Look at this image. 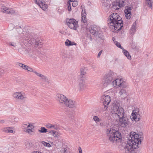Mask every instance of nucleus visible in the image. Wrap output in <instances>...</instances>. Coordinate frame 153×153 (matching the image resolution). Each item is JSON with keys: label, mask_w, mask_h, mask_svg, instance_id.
I'll use <instances>...</instances> for the list:
<instances>
[{"label": "nucleus", "mask_w": 153, "mask_h": 153, "mask_svg": "<svg viewBox=\"0 0 153 153\" xmlns=\"http://www.w3.org/2000/svg\"><path fill=\"white\" fill-rule=\"evenodd\" d=\"M64 105L71 108H75L76 106V103L75 101L72 100L68 99V98Z\"/></svg>", "instance_id": "nucleus-12"}, {"label": "nucleus", "mask_w": 153, "mask_h": 153, "mask_svg": "<svg viewBox=\"0 0 153 153\" xmlns=\"http://www.w3.org/2000/svg\"><path fill=\"white\" fill-rule=\"evenodd\" d=\"M42 143L45 146L48 147H51V145L50 144L48 143H47L44 141H42Z\"/></svg>", "instance_id": "nucleus-32"}, {"label": "nucleus", "mask_w": 153, "mask_h": 153, "mask_svg": "<svg viewBox=\"0 0 153 153\" xmlns=\"http://www.w3.org/2000/svg\"><path fill=\"white\" fill-rule=\"evenodd\" d=\"M28 123L29 124L27 126V128L30 127V128L32 129H33L34 128V126L33 125L30 124L29 123Z\"/></svg>", "instance_id": "nucleus-47"}, {"label": "nucleus", "mask_w": 153, "mask_h": 153, "mask_svg": "<svg viewBox=\"0 0 153 153\" xmlns=\"http://www.w3.org/2000/svg\"><path fill=\"white\" fill-rule=\"evenodd\" d=\"M79 88L81 90H83L85 88L86 85L85 81L82 79H81L79 81Z\"/></svg>", "instance_id": "nucleus-18"}, {"label": "nucleus", "mask_w": 153, "mask_h": 153, "mask_svg": "<svg viewBox=\"0 0 153 153\" xmlns=\"http://www.w3.org/2000/svg\"><path fill=\"white\" fill-rule=\"evenodd\" d=\"M32 153H41V152H39L37 151H34Z\"/></svg>", "instance_id": "nucleus-59"}, {"label": "nucleus", "mask_w": 153, "mask_h": 153, "mask_svg": "<svg viewBox=\"0 0 153 153\" xmlns=\"http://www.w3.org/2000/svg\"><path fill=\"white\" fill-rule=\"evenodd\" d=\"M25 70L30 72L33 71V68H31L29 67L27 65V67L26 68V69Z\"/></svg>", "instance_id": "nucleus-43"}, {"label": "nucleus", "mask_w": 153, "mask_h": 153, "mask_svg": "<svg viewBox=\"0 0 153 153\" xmlns=\"http://www.w3.org/2000/svg\"><path fill=\"white\" fill-rule=\"evenodd\" d=\"M26 132L31 135H33L35 134V132L33 131V129L29 128L26 130Z\"/></svg>", "instance_id": "nucleus-30"}, {"label": "nucleus", "mask_w": 153, "mask_h": 153, "mask_svg": "<svg viewBox=\"0 0 153 153\" xmlns=\"http://www.w3.org/2000/svg\"><path fill=\"white\" fill-rule=\"evenodd\" d=\"M24 65V64H23L22 63H19V66L22 68L23 67V66Z\"/></svg>", "instance_id": "nucleus-57"}, {"label": "nucleus", "mask_w": 153, "mask_h": 153, "mask_svg": "<svg viewBox=\"0 0 153 153\" xmlns=\"http://www.w3.org/2000/svg\"><path fill=\"white\" fill-rule=\"evenodd\" d=\"M87 37L88 39H89L90 41H92L93 40L92 38L91 35L90 34H87Z\"/></svg>", "instance_id": "nucleus-40"}, {"label": "nucleus", "mask_w": 153, "mask_h": 153, "mask_svg": "<svg viewBox=\"0 0 153 153\" xmlns=\"http://www.w3.org/2000/svg\"><path fill=\"white\" fill-rule=\"evenodd\" d=\"M39 6L43 10H45L48 7V5L45 4L44 1H40V3L39 4Z\"/></svg>", "instance_id": "nucleus-22"}, {"label": "nucleus", "mask_w": 153, "mask_h": 153, "mask_svg": "<svg viewBox=\"0 0 153 153\" xmlns=\"http://www.w3.org/2000/svg\"><path fill=\"white\" fill-rule=\"evenodd\" d=\"M56 98L60 104L64 105L67 98L62 94H58L56 95Z\"/></svg>", "instance_id": "nucleus-10"}, {"label": "nucleus", "mask_w": 153, "mask_h": 153, "mask_svg": "<svg viewBox=\"0 0 153 153\" xmlns=\"http://www.w3.org/2000/svg\"><path fill=\"white\" fill-rule=\"evenodd\" d=\"M68 9L69 11H71V4L69 1L68 2Z\"/></svg>", "instance_id": "nucleus-39"}, {"label": "nucleus", "mask_w": 153, "mask_h": 153, "mask_svg": "<svg viewBox=\"0 0 153 153\" xmlns=\"http://www.w3.org/2000/svg\"><path fill=\"white\" fill-rule=\"evenodd\" d=\"M102 50H100V52H99L98 55H97V57H99L100 56L102 52Z\"/></svg>", "instance_id": "nucleus-52"}, {"label": "nucleus", "mask_w": 153, "mask_h": 153, "mask_svg": "<svg viewBox=\"0 0 153 153\" xmlns=\"http://www.w3.org/2000/svg\"><path fill=\"white\" fill-rule=\"evenodd\" d=\"M34 1L36 3V4H37L39 6V4L40 3V1L39 0H34Z\"/></svg>", "instance_id": "nucleus-49"}, {"label": "nucleus", "mask_w": 153, "mask_h": 153, "mask_svg": "<svg viewBox=\"0 0 153 153\" xmlns=\"http://www.w3.org/2000/svg\"><path fill=\"white\" fill-rule=\"evenodd\" d=\"M1 10L4 13L10 14H13L15 13L14 10L11 8H7V7L5 6H3L2 7Z\"/></svg>", "instance_id": "nucleus-14"}, {"label": "nucleus", "mask_w": 153, "mask_h": 153, "mask_svg": "<svg viewBox=\"0 0 153 153\" xmlns=\"http://www.w3.org/2000/svg\"><path fill=\"white\" fill-rule=\"evenodd\" d=\"M59 33L62 34H63V32H62V31H60Z\"/></svg>", "instance_id": "nucleus-64"}, {"label": "nucleus", "mask_w": 153, "mask_h": 153, "mask_svg": "<svg viewBox=\"0 0 153 153\" xmlns=\"http://www.w3.org/2000/svg\"><path fill=\"white\" fill-rule=\"evenodd\" d=\"M46 127L48 128H51V124L49 123L46 126Z\"/></svg>", "instance_id": "nucleus-51"}, {"label": "nucleus", "mask_w": 153, "mask_h": 153, "mask_svg": "<svg viewBox=\"0 0 153 153\" xmlns=\"http://www.w3.org/2000/svg\"><path fill=\"white\" fill-rule=\"evenodd\" d=\"M120 91V94L121 96V97L122 98L125 99L127 95V94L126 92V90L125 89L126 87H122Z\"/></svg>", "instance_id": "nucleus-17"}, {"label": "nucleus", "mask_w": 153, "mask_h": 153, "mask_svg": "<svg viewBox=\"0 0 153 153\" xmlns=\"http://www.w3.org/2000/svg\"><path fill=\"white\" fill-rule=\"evenodd\" d=\"M111 112L112 114H115L116 115H117L119 118L126 115L125 114L123 109L121 107L114 106L113 110Z\"/></svg>", "instance_id": "nucleus-5"}, {"label": "nucleus", "mask_w": 153, "mask_h": 153, "mask_svg": "<svg viewBox=\"0 0 153 153\" xmlns=\"http://www.w3.org/2000/svg\"><path fill=\"white\" fill-rule=\"evenodd\" d=\"M24 50L25 51H22V48H20L19 49V51L20 52V53L22 54H27L29 53L30 51V50L26 49V48H24Z\"/></svg>", "instance_id": "nucleus-26"}, {"label": "nucleus", "mask_w": 153, "mask_h": 153, "mask_svg": "<svg viewBox=\"0 0 153 153\" xmlns=\"http://www.w3.org/2000/svg\"><path fill=\"white\" fill-rule=\"evenodd\" d=\"M123 52L128 59H131V57L128 52L124 48L123 49Z\"/></svg>", "instance_id": "nucleus-23"}, {"label": "nucleus", "mask_w": 153, "mask_h": 153, "mask_svg": "<svg viewBox=\"0 0 153 153\" xmlns=\"http://www.w3.org/2000/svg\"><path fill=\"white\" fill-rule=\"evenodd\" d=\"M106 134L111 143H116L121 141L122 136L121 133L118 131L110 128L107 130Z\"/></svg>", "instance_id": "nucleus-4"}, {"label": "nucleus", "mask_w": 153, "mask_h": 153, "mask_svg": "<svg viewBox=\"0 0 153 153\" xmlns=\"http://www.w3.org/2000/svg\"><path fill=\"white\" fill-rule=\"evenodd\" d=\"M66 23L68 27L71 29L76 30L78 27V22L74 19H67Z\"/></svg>", "instance_id": "nucleus-6"}, {"label": "nucleus", "mask_w": 153, "mask_h": 153, "mask_svg": "<svg viewBox=\"0 0 153 153\" xmlns=\"http://www.w3.org/2000/svg\"><path fill=\"white\" fill-rule=\"evenodd\" d=\"M75 1V0H68V1H71V2H72V1Z\"/></svg>", "instance_id": "nucleus-62"}, {"label": "nucleus", "mask_w": 153, "mask_h": 153, "mask_svg": "<svg viewBox=\"0 0 153 153\" xmlns=\"http://www.w3.org/2000/svg\"><path fill=\"white\" fill-rule=\"evenodd\" d=\"M10 129H7V133H14L13 132V131L12 130H11L10 129Z\"/></svg>", "instance_id": "nucleus-48"}, {"label": "nucleus", "mask_w": 153, "mask_h": 153, "mask_svg": "<svg viewBox=\"0 0 153 153\" xmlns=\"http://www.w3.org/2000/svg\"><path fill=\"white\" fill-rule=\"evenodd\" d=\"M51 133L53 136L54 137H58L59 135L58 132L54 131H51L49 132V134Z\"/></svg>", "instance_id": "nucleus-24"}, {"label": "nucleus", "mask_w": 153, "mask_h": 153, "mask_svg": "<svg viewBox=\"0 0 153 153\" xmlns=\"http://www.w3.org/2000/svg\"><path fill=\"white\" fill-rule=\"evenodd\" d=\"M114 43L119 48H120L121 49L123 50V48L121 46V45L120 43L117 42H114Z\"/></svg>", "instance_id": "nucleus-35"}, {"label": "nucleus", "mask_w": 153, "mask_h": 153, "mask_svg": "<svg viewBox=\"0 0 153 153\" xmlns=\"http://www.w3.org/2000/svg\"><path fill=\"white\" fill-rule=\"evenodd\" d=\"M59 126L58 125L55 124V125H53L51 124V128H52L53 129H57L59 128Z\"/></svg>", "instance_id": "nucleus-38"}, {"label": "nucleus", "mask_w": 153, "mask_h": 153, "mask_svg": "<svg viewBox=\"0 0 153 153\" xmlns=\"http://www.w3.org/2000/svg\"><path fill=\"white\" fill-rule=\"evenodd\" d=\"M99 31V29L98 27L95 25L92 26L90 30V32L94 36L97 34V32Z\"/></svg>", "instance_id": "nucleus-15"}, {"label": "nucleus", "mask_w": 153, "mask_h": 153, "mask_svg": "<svg viewBox=\"0 0 153 153\" xmlns=\"http://www.w3.org/2000/svg\"><path fill=\"white\" fill-rule=\"evenodd\" d=\"M17 31L19 34H21V36L23 37L24 40L28 42L29 44L33 45L35 47H42V44L40 39L38 38L35 39L33 37L30 33H28L27 34V32L23 31L21 27H18Z\"/></svg>", "instance_id": "nucleus-2"}, {"label": "nucleus", "mask_w": 153, "mask_h": 153, "mask_svg": "<svg viewBox=\"0 0 153 153\" xmlns=\"http://www.w3.org/2000/svg\"><path fill=\"white\" fill-rule=\"evenodd\" d=\"M125 13L126 18L127 19H130L131 18V11H128L127 10L126 12H125Z\"/></svg>", "instance_id": "nucleus-27"}, {"label": "nucleus", "mask_w": 153, "mask_h": 153, "mask_svg": "<svg viewBox=\"0 0 153 153\" xmlns=\"http://www.w3.org/2000/svg\"><path fill=\"white\" fill-rule=\"evenodd\" d=\"M136 22H135L133 23L131 28V33H134L136 31Z\"/></svg>", "instance_id": "nucleus-25"}, {"label": "nucleus", "mask_w": 153, "mask_h": 153, "mask_svg": "<svg viewBox=\"0 0 153 153\" xmlns=\"http://www.w3.org/2000/svg\"><path fill=\"white\" fill-rule=\"evenodd\" d=\"M139 109L136 108V109L133 111V112L132 113H133L134 114H137V113H139Z\"/></svg>", "instance_id": "nucleus-46"}, {"label": "nucleus", "mask_w": 153, "mask_h": 153, "mask_svg": "<svg viewBox=\"0 0 153 153\" xmlns=\"http://www.w3.org/2000/svg\"><path fill=\"white\" fill-rule=\"evenodd\" d=\"M6 44L7 45L11 46L14 47L16 46V44L13 42H7Z\"/></svg>", "instance_id": "nucleus-31"}, {"label": "nucleus", "mask_w": 153, "mask_h": 153, "mask_svg": "<svg viewBox=\"0 0 153 153\" xmlns=\"http://www.w3.org/2000/svg\"><path fill=\"white\" fill-rule=\"evenodd\" d=\"M125 9L124 11L125 12H126L127 10L128 11H131V10L132 9V7H131L127 6L125 7Z\"/></svg>", "instance_id": "nucleus-34"}, {"label": "nucleus", "mask_w": 153, "mask_h": 153, "mask_svg": "<svg viewBox=\"0 0 153 153\" xmlns=\"http://www.w3.org/2000/svg\"><path fill=\"white\" fill-rule=\"evenodd\" d=\"M81 14H82V22L83 23H84L85 25H86L87 23V20H86V17L85 15L83 14V10H82V11L81 12Z\"/></svg>", "instance_id": "nucleus-21"}, {"label": "nucleus", "mask_w": 153, "mask_h": 153, "mask_svg": "<svg viewBox=\"0 0 153 153\" xmlns=\"http://www.w3.org/2000/svg\"><path fill=\"white\" fill-rule=\"evenodd\" d=\"M27 65H24L23 66V67H22V68H23V69L25 70V69H26V68L27 67Z\"/></svg>", "instance_id": "nucleus-58"}, {"label": "nucleus", "mask_w": 153, "mask_h": 153, "mask_svg": "<svg viewBox=\"0 0 153 153\" xmlns=\"http://www.w3.org/2000/svg\"><path fill=\"white\" fill-rule=\"evenodd\" d=\"M127 2V0H119V1L117 2V6L119 8L123 7L126 4Z\"/></svg>", "instance_id": "nucleus-19"}, {"label": "nucleus", "mask_w": 153, "mask_h": 153, "mask_svg": "<svg viewBox=\"0 0 153 153\" xmlns=\"http://www.w3.org/2000/svg\"><path fill=\"white\" fill-rule=\"evenodd\" d=\"M68 41H69V40L68 39H67L65 42V45L67 46H68L69 43V42H68Z\"/></svg>", "instance_id": "nucleus-50"}, {"label": "nucleus", "mask_w": 153, "mask_h": 153, "mask_svg": "<svg viewBox=\"0 0 153 153\" xmlns=\"http://www.w3.org/2000/svg\"><path fill=\"white\" fill-rule=\"evenodd\" d=\"M61 153H68L67 150L65 148H63L61 149L60 151Z\"/></svg>", "instance_id": "nucleus-36"}, {"label": "nucleus", "mask_w": 153, "mask_h": 153, "mask_svg": "<svg viewBox=\"0 0 153 153\" xmlns=\"http://www.w3.org/2000/svg\"><path fill=\"white\" fill-rule=\"evenodd\" d=\"M141 135L136 133L131 132L127 139V144L124 147L125 153H139L140 151L137 150L138 145L141 142Z\"/></svg>", "instance_id": "nucleus-1"}, {"label": "nucleus", "mask_w": 153, "mask_h": 153, "mask_svg": "<svg viewBox=\"0 0 153 153\" xmlns=\"http://www.w3.org/2000/svg\"><path fill=\"white\" fill-rule=\"evenodd\" d=\"M4 71L3 70L0 69V77L1 76L2 74H4Z\"/></svg>", "instance_id": "nucleus-53"}, {"label": "nucleus", "mask_w": 153, "mask_h": 153, "mask_svg": "<svg viewBox=\"0 0 153 153\" xmlns=\"http://www.w3.org/2000/svg\"><path fill=\"white\" fill-rule=\"evenodd\" d=\"M112 84L114 85H115L116 86L117 85L119 87L120 86L121 88L122 87H123L124 88L126 87L127 86L126 85H125V83L123 82V79L122 78L116 79L115 78V79L112 82Z\"/></svg>", "instance_id": "nucleus-11"}, {"label": "nucleus", "mask_w": 153, "mask_h": 153, "mask_svg": "<svg viewBox=\"0 0 153 153\" xmlns=\"http://www.w3.org/2000/svg\"><path fill=\"white\" fill-rule=\"evenodd\" d=\"M42 75L39 73V74L37 75V76H39V77H42Z\"/></svg>", "instance_id": "nucleus-61"}, {"label": "nucleus", "mask_w": 153, "mask_h": 153, "mask_svg": "<svg viewBox=\"0 0 153 153\" xmlns=\"http://www.w3.org/2000/svg\"><path fill=\"white\" fill-rule=\"evenodd\" d=\"M33 72L35 74H36L37 76L39 74V73L37 72H36V71H33Z\"/></svg>", "instance_id": "nucleus-60"}, {"label": "nucleus", "mask_w": 153, "mask_h": 153, "mask_svg": "<svg viewBox=\"0 0 153 153\" xmlns=\"http://www.w3.org/2000/svg\"><path fill=\"white\" fill-rule=\"evenodd\" d=\"M0 122L1 123H3L5 122V120H0Z\"/></svg>", "instance_id": "nucleus-55"}, {"label": "nucleus", "mask_w": 153, "mask_h": 153, "mask_svg": "<svg viewBox=\"0 0 153 153\" xmlns=\"http://www.w3.org/2000/svg\"><path fill=\"white\" fill-rule=\"evenodd\" d=\"M68 42H69V45L68 46H71V45H76V44L74 42H72L71 41L69 40L68 41Z\"/></svg>", "instance_id": "nucleus-45"}, {"label": "nucleus", "mask_w": 153, "mask_h": 153, "mask_svg": "<svg viewBox=\"0 0 153 153\" xmlns=\"http://www.w3.org/2000/svg\"><path fill=\"white\" fill-rule=\"evenodd\" d=\"M72 3V6L74 7H76L78 5V2L77 1H74Z\"/></svg>", "instance_id": "nucleus-42"}, {"label": "nucleus", "mask_w": 153, "mask_h": 153, "mask_svg": "<svg viewBox=\"0 0 153 153\" xmlns=\"http://www.w3.org/2000/svg\"><path fill=\"white\" fill-rule=\"evenodd\" d=\"M94 36L97 40L99 39L100 40L101 44H102L103 43L104 38L103 33L102 32L99 31Z\"/></svg>", "instance_id": "nucleus-13"}, {"label": "nucleus", "mask_w": 153, "mask_h": 153, "mask_svg": "<svg viewBox=\"0 0 153 153\" xmlns=\"http://www.w3.org/2000/svg\"><path fill=\"white\" fill-rule=\"evenodd\" d=\"M111 99L110 97L108 95H103L101 97V102L103 103L105 109H107L108 107L109 104L110 102Z\"/></svg>", "instance_id": "nucleus-7"}, {"label": "nucleus", "mask_w": 153, "mask_h": 153, "mask_svg": "<svg viewBox=\"0 0 153 153\" xmlns=\"http://www.w3.org/2000/svg\"><path fill=\"white\" fill-rule=\"evenodd\" d=\"M38 131L40 133H45L48 132L47 130L44 127H41L40 129H39Z\"/></svg>", "instance_id": "nucleus-29"}, {"label": "nucleus", "mask_w": 153, "mask_h": 153, "mask_svg": "<svg viewBox=\"0 0 153 153\" xmlns=\"http://www.w3.org/2000/svg\"><path fill=\"white\" fill-rule=\"evenodd\" d=\"M129 119L126 115L119 118V124L123 127H125L129 124Z\"/></svg>", "instance_id": "nucleus-8"}, {"label": "nucleus", "mask_w": 153, "mask_h": 153, "mask_svg": "<svg viewBox=\"0 0 153 153\" xmlns=\"http://www.w3.org/2000/svg\"><path fill=\"white\" fill-rule=\"evenodd\" d=\"M82 10H83V14L86 15V11H85V9H84V8H82Z\"/></svg>", "instance_id": "nucleus-56"}, {"label": "nucleus", "mask_w": 153, "mask_h": 153, "mask_svg": "<svg viewBox=\"0 0 153 153\" xmlns=\"http://www.w3.org/2000/svg\"><path fill=\"white\" fill-rule=\"evenodd\" d=\"M24 48H23L22 49V51H25Z\"/></svg>", "instance_id": "nucleus-63"}, {"label": "nucleus", "mask_w": 153, "mask_h": 153, "mask_svg": "<svg viewBox=\"0 0 153 153\" xmlns=\"http://www.w3.org/2000/svg\"><path fill=\"white\" fill-rule=\"evenodd\" d=\"M117 2H114L112 3V7L115 9L117 10L119 9V8L118 7H117Z\"/></svg>", "instance_id": "nucleus-33"}, {"label": "nucleus", "mask_w": 153, "mask_h": 153, "mask_svg": "<svg viewBox=\"0 0 153 153\" xmlns=\"http://www.w3.org/2000/svg\"><path fill=\"white\" fill-rule=\"evenodd\" d=\"M105 78V82L107 84H109L111 83L112 84V82L115 78L114 73L111 71L106 74Z\"/></svg>", "instance_id": "nucleus-9"}, {"label": "nucleus", "mask_w": 153, "mask_h": 153, "mask_svg": "<svg viewBox=\"0 0 153 153\" xmlns=\"http://www.w3.org/2000/svg\"><path fill=\"white\" fill-rule=\"evenodd\" d=\"M13 96L14 97L21 100H23L26 97L25 96H24L21 92H19L15 93Z\"/></svg>", "instance_id": "nucleus-16"}, {"label": "nucleus", "mask_w": 153, "mask_h": 153, "mask_svg": "<svg viewBox=\"0 0 153 153\" xmlns=\"http://www.w3.org/2000/svg\"><path fill=\"white\" fill-rule=\"evenodd\" d=\"M78 150L79 151V153H82V150L80 147H79Z\"/></svg>", "instance_id": "nucleus-54"}, {"label": "nucleus", "mask_w": 153, "mask_h": 153, "mask_svg": "<svg viewBox=\"0 0 153 153\" xmlns=\"http://www.w3.org/2000/svg\"><path fill=\"white\" fill-rule=\"evenodd\" d=\"M132 119L134 120L135 121H138L140 120L141 116L139 113L134 114L132 113Z\"/></svg>", "instance_id": "nucleus-20"}, {"label": "nucleus", "mask_w": 153, "mask_h": 153, "mask_svg": "<svg viewBox=\"0 0 153 153\" xmlns=\"http://www.w3.org/2000/svg\"><path fill=\"white\" fill-rule=\"evenodd\" d=\"M93 119L94 121L96 122H99L100 121V119L97 116H95L93 117Z\"/></svg>", "instance_id": "nucleus-41"}, {"label": "nucleus", "mask_w": 153, "mask_h": 153, "mask_svg": "<svg viewBox=\"0 0 153 153\" xmlns=\"http://www.w3.org/2000/svg\"><path fill=\"white\" fill-rule=\"evenodd\" d=\"M110 24L111 26H114L115 30L119 31L121 30L123 26L122 19L116 13H114L110 15L109 17Z\"/></svg>", "instance_id": "nucleus-3"}, {"label": "nucleus", "mask_w": 153, "mask_h": 153, "mask_svg": "<svg viewBox=\"0 0 153 153\" xmlns=\"http://www.w3.org/2000/svg\"><path fill=\"white\" fill-rule=\"evenodd\" d=\"M10 129V127H5L1 129L2 131L7 133V129Z\"/></svg>", "instance_id": "nucleus-44"}, {"label": "nucleus", "mask_w": 153, "mask_h": 153, "mask_svg": "<svg viewBox=\"0 0 153 153\" xmlns=\"http://www.w3.org/2000/svg\"><path fill=\"white\" fill-rule=\"evenodd\" d=\"M41 78L43 81L46 82L48 80V79L47 77L43 75H42V77H41Z\"/></svg>", "instance_id": "nucleus-37"}, {"label": "nucleus", "mask_w": 153, "mask_h": 153, "mask_svg": "<svg viewBox=\"0 0 153 153\" xmlns=\"http://www.w3.org/2000/svg\"><path fill=\"white\" fill-rule=\"evenodd\" d=\"M86 73V71L85 70L84 68H82L80 70V77L81 78H82L83 76Z\"/></svg>", "instance_id": "nucleus-28"}]
</instances>
